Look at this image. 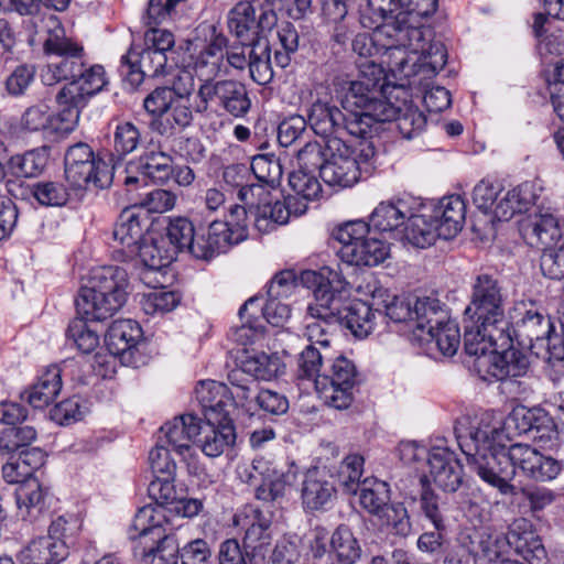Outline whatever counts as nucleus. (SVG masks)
Returning <instances> with one entry per match:
<instances>
[{"label":"nucleus","instance_id":"obj_1","mask_svg":"<svg viewBox=\"0 0 564 564\" xmlns=\"http://www.w3.org/2000/svg\"><path fill=\"white\" fill-rule=\"evenodd\" d=\"M128 274L123 268L106 265L91 270L88 283L80 288L75 301L83 319L73 321L66 332L83 354H90L99 344L96 332L85 321H104L117 313L128 296Z\"/></svg>","mask_w":564,"mask_h":564},{"label":"nucleus","instance_id":"obj_2","mask_svg":"<svg viewBox=\"0 0 564 564\" xmlns=\"http://www.w3.org/2000/svg\"><path fill=\"white\" fill-rule=\"evenodd\" d=\"M167 518L160 508L142 507L135 513L130 527V539L140 540L135 555L143 564H174L178 555L182 564H209L213 551L204 539H195L183 547L178 546L175 534L166 533Z\"/></svg>","mask_w":564,"mask_h":564},{"label":"nucleus","instance_id":"obj_3","mask_svg":"<svg viewBox=\"0 0 564 564\" xmlns=\"http://www.w3.org/2000/svg\"><path fill=\"white\" fill-rule=\"evenodd\" d=\"M507 292L502 281L495 274L480 273L471 284L469 304L465 308L466 324L464 345L466 352L481 350L478 345H486L479 336L505 346L509 343L508 330L511 323L505 311Z\"/></svg>","mask_w":564,"mask_h":564},{"label":"nucleus","instance_id":"obj_4","mask_svg":"<svg viewBox=\"0 0 564 564\" xmlns=\"http://www.w3.org/2000/svg\"><path fill=\"white\" fill-rule=\"evenodd\" d=\"M246 210L234 205L226 221L214 220L198 231L186 217L170 218L165 236L160 238L174 249L175 258L178 252L187 251L196 259L210 260L246 239Z\"/></svg>","mask_w":564,"mask_h":564},{"label":"nucleus","instance_id":"obj_5","mask_svg":"<svg viewBox=\"0 0 564 564\" xmlns=\"http://www.w3.org/2000/svg\"><path fill=\"white\" fill-rule=\"evenodd\" d=\"M360 23L364 28L373 29L372 34L359 33L352 40V50L365 59H372L375 55L383 54L387 56L388 67L392 72H399L404 76L414 74L408 70V59L405 50H412L411 45H417L421 34L415 29H399L391 21L373 25L365 14L360 17Z\"/></svg>","mask_w":564,"mask_h":564},{"label":"nucleus","instance_id":"obj_6","mask_svg":"<svg viewBox=\"0 0 564 564\" xmlns=\"http://www.w3.org/2000/svg\"><path fill=\"white\" fill-rule=\"evenodd\" d=\"M301 281L314 291L315 302L307 307L304 336L310 345H319L327 350L330 345V337L339 328V297L329 293L325 272L304 271Z\"/></svg>","mask_w":564,"mask_h":564},{"label":"nucleus","instance_id":"obj_7","mask_svg":"<svg viewBox=\"0 0 564 564\" xmlns=\"http://www.w3.org/2000/svg\"><path fill=\"white\" fill-rule=\"evenodd\" d=\"M47 36L44 40L43 48L46 55L55 56L41 74L44 85L53 86L59 82H73L80 75L84 67L85 50L83 45L66 36L61 21L55 15L47 19Z\"/></svg>","mask_w":564,"mask_h":564},{"label":"nucleus","instance_id":"obj_8","mask_svg":"<svg viewBox=\"0 0 564 564\" xmlns=\"http://www.w3.org/2000/svg\"><path fill=\"white\" fill-rule=\"evenodd\" d=\"M343 108L356 122L367 126L366 137L372 135L377 123L391 121L398 112L395 106L370 88L362 79L341 80L336 90Z\"/></svg>","mask_w":564,"mask_h":564},{"label":"nucleus","instance_id":"obj_9","mask_svg":"<svg viewBox=\"0 0 564 564\" xmlns=\"http://www.w3.org/2000/svg\"><path fill=\"white\" fill-rule=\"evenodd\" d=\"M509 343L505 346L489 340L488 336H479L486 345H478L481 350L467 352L475 356L474 369L487 382L502 381L507 378L524 377L530 370V360L525 352L513 347L511 328L508 330Z\"/></svg>","mask_w":564,"mask_h":564},{"label":"nucleus","instance_id":"obj_10","mask_svg":"<svg viewBox=\"0 0 564 564\" xmlns=\"http://www.w3.org/2000/svg\"><path fill=\"white\" fill-rule=\"evenodd\" d=\"M64 163L65 178L74 191L105 188L111 183L108 164L85 142L68 147Z\"/></svg>","mask_w":564,"mask_h":564},{"label":"nucleus","instance_id":"obj_11","mask_svg":"<svg viewBox=\"0 0 564 564\" xmlns=\"http://www.w3.org/2000/svg\"><path fill=\"white\" fill-rule=\"evenodd\" d=\"M197 112L210 110L242 118L251 109L247 86L235 79L204 80L197 90Z\"/></svg>","mask_w":564,"mask_h":564},{"label":"nucleus","instance_id":"obj_12","mask_svg":"<svg viewBox=\"0 0 564 564\" xmlns=\"http://www.w3.org/2000/svg\"><path fill=\"white\" fill-rule=\"evenodd\" d=\"M454 433L460 451L467 459L498 449L505 438L501 424L495 421L489 413L474 419H458L454 425Z\"/></svg>","mask_w":564,"mask_h":564},{"label":"nucleus","instance_id":"obj_13","mask_svg":"<svg viewBox=\"0 0 564 564\" xmlns=\"http://www.w3.org/2000/svg\"><path fill=\"white\" fill-rule=\"evenodd\" d=\"M278 23L276 13L268 9L264 1H240L228 13V29L243 46L258 39H267Z\"/></svg>","mask_w":564,"mask_h":564},{"label":"nucleus","instance_id":"obj_14","mask_svg":"<svg viewBox=\"0 0 564 564\" xmlns=\"http://www.w3.org/2000/svg\"><path fill=\"white\" fill-rule=\"evenodd\" d=\"M348 112L344 113L337 106L327 101L316 100L307 111V122L315 134L329 143L333 140L348 141V137L367 139L362 122H356Z\"/></svg>","mask_w":564,"mask_h":564},{"label":"nucleus","instance_id":"obj_15","mask_svg":"<svg viewBox=\"0 0 564 564\" xmlns=\"http://www.w3.org/2000/svg\"><path fill=\"white\" fill-rule=\"evenodd\" d=\"M513 549L529 564H545L547 555L541 538L525 519L514 520L505 534L495 539L492 546L482 549L484 556L490 561L502 556L505 549Z\"/></svg>","mask_w":564,"mask_h":564},{"label":"nucleus","instance_id":"obj_16","mask_svg":"<svg viewBox=\"0 0 564 564\" xmlns=\"http://www.w3.org/2000/svg\"><path fill=\"white\" fill-rule=\"evenodd\" d=\"M470 468L482 481L498 489L502 495H514L516 487L511 484L516 476V460L513 459V444L506 448L490 451L467 459Z\"/></svg>","mask_w":564,"mask_h":564},{"label":"nucleus","instance_id":"obj_17","mask_svg":"<svg viewBox=\"0 0 564 564\" xmlns=\"http://www.w3.org/2000/svg\"><path fill=\"white\" fill-rule=\"evenodd\" d=\"M356 383L357 370L354 362L344 356H338L316 379V390L330 406L343 410L351 404V390Z\"/></svg>","mask_w":564,"mask_h":564},{"label":"nucleus","instance_id":"obj_18","mask_svg":"<svg viewBox=\"0 0 564 564\" xmlns=\"http://www.w3.org/2000/svg\"><path fill=\"white\" fill-rule=\"evenodd\" d=\"M514 313L513 322H510L512 338L531 351L542 347L554 324L546 308L532 301H522L514 306Z\"/></svg>","mask_w":564,"mask_h":564},{"label":"nucleus","instance_id":"obj_19","mask_svg":"<svg viewBox=\"0 0 564 564\" xmlns=\"http://www.w3.org/2000/svg\"><path fill=\"white\" fill-rule=\"evenodd\" d=\"M321 272H325L327 279L326 288L329 290V293L340 300L339 314L337 315L339 317V327H346L358 338L367 337L375 328L376 314L381 315V312L373 311L368 303L362 301H356L346 305V292L335 285V283H340L338 274L327 268L322 269Z\"/></svg>","mask_w":564,"mask_h":564},{"label":"nucleus","instance_id":"obj_20","mask_svg":"<svg viewBox=\"0 0 564 564\" xmlns=\"http://www.w3.org/2000/svg\"><path fill=\"white\" fill-rule=\"evenodd\" d=\"M348 142L333 140L326 143L329 158L322 169L321 178L329 186L350 187L360 178V169Z\"/></svg>","mask_w":564,"mask_h":564},{"label":"nucleus","instance_id":"obj_21","mask_svg":"<svg viewBox=\"0 0 564 564\" xmlns=\"http://www.w3.org/2000/svg\"><path fill=\"white\" fill-rule=\"evenodd\" d=\"M174 172L173 159L163 151L149 150L141 154L135 161L128 163L126 167V186L152 181L164 184L172 177Z\"/></svg>","mask_w":564,"mask_h":564},{"label":"nucleus","instance_id":"obj_22","mask_svg":"<svg viewBox=\"0 0 564 564\" xmlns=\"http://www.w3.org/2000/svg\"><path fill=\"white\" fill-rule=\"evenodd\" d=\"M183 79L187 80V86L185 85L180 89L166 112L161 118H155L151 123L153 130L161 135H174L193 122L194 116L189 102L194 86L193 77L187 73L184 77H178V80Z\"/></svg>","mask_w":564,"mask_h":564},{"label":"nucleus","instance_id":"obj_23","mask_svg":"<svg viewBox=\"0 0 564 564\" xmlns=\"http://www.w3.org/2000/svg\"><path fill=\"white\" fill-rule=\"evenodd\" d=\"M147 229L148 217L137 205L120 213L112 235L127 258H133L138 246L148 238L144 236Z\"/></svg>","mask_w":564,"mask_h":564},{"label":"nucleus","instance_id":"obj_24","mask_svg":"<svg viewBox=\"0 0 564 564\" xmlns=\"http://www.w3.org/2000/svg\"><path fill=\"white\" fill-rule=\"evenodd\" d=\"M121 64L127 68L126 74L130 83L139 85L145 77L153 78L164 73L167 55L132 44L128 53L121 57Z\"/></svg>","mask_w":564,"mask_h":564},{"label":"nucleus","instance_id":"obj_25","mask_svg":"<svg viewBox=\"0 0 564 564\" xmlns=\"http://www.w3.org/2000/svg\"><path fill=\"white\" fill-rule=\"evenodd\" d=\"M430 477L446 492H455L463 484V465L446 447H434L427 458Z\"/></svg>","mask_w":564,"mask_h":564},{"label":"nucleus","instance_id":"obj_26","mask_svg":"<svg viewBox=\"0 0 564 564\" xmlns=\"http://www.w3.org/2000/svg\"><path fill=\"white\" fill-rule=\"evenodd\" d=\"M516 466L525 476L536 481L555 479L562 470V462L544 455L528 444H513Z\"/></svg>","mask_w":564,"mask_h":564},{"label":"nucleus","instance_id":"obj_27","mask_svg":"<svg viewBox=\"0 0 564 564\" xmlns=\"http://www.w3.org/2000/svg\"><path fill=\"white\" fill-rule=\"evenodd\" d=\"M229 387L225 383L207 380L200 381L195 388V398L202 408L205 420L225 422L230 405Z\"/></svg>","mask_w":564,"mask_h":564},{"label":"nucleus","instance_id":"obj_28","mask_svg":"<svg viewBox=\"0 0 564 564\" xmlns=\"http://www.w3.org/2000/svg\"><path fill=\"white\" fill-rule=\"evenodd\" d=\"M336 488L326 471L308 469L302 481L301 498L304 509L317 511L324 509L334 498Z\"/></svg>","mask_w":564,"mask_h":564},{"label":"nucleus","instance_id":"obj_29","mask_svg":"<svg viewBox=\"0 0 564 564\" xmlns=\"http://www.w3.org/2000/svg\"><path fill=\"white\" fill-rule=\"evenodd\" d=\"M53 497L36 480H28L15 492L19 516L23 520L36 522L48 513Z\"/></svg>","mask_w":564,"mask_h":564},{"label":"nucleus","instance_id":"obj_30","mask_svg":"<svg viewBox=\"0 0 564 564\" xmlns=\"http://www.w3.org/2000/svg\"><path fill=\"white\" fill-rule=\"evenodd\" d=\"M196 444L210 458L219 457L226 449L234 446L236 441L235 427L225 422L202 420Z\"/></svg>","mask_w":564,"mask_h":564},{"label":"nucleus","instance_id":"obj_31","mask_svg":"<svg viewBox=\"0 0 564 564\" xmlns=\"http://www.w3.org/2000/svg\"><path fill=\"white\" fill-rule=\"evenodd\" d=\"M434 221L441 231V238H454L462 229L466 218V205L459 195L443 197L432 212Z\"/></svg>","mask_w":564,"mask_h":564},{"label":"nucleus","instance_id":"obj_32","mask_svg":"<svg viewBox=\"0 0 564 564\" xmlns=\"http://www.w3.org/2000/svg\"><path fill=\"white\" fill-rule=\"evenodd\" d=\"M202 419L194 414H184L174 417L161 427L165 442L177 454L182 455L189 449L191 442L196 443L199 435Z\"/></svg>","mask_w":564,"mask_h":564},{"label":"nucleus","instance_id":"obj_33","mask_svg":"<svg viewBox=\"0 0 564 564\" xmlns=\"http://www.w3.org/2000/svg\"><path fill=\"white\" fill-rule=\"evenodd\" d=\"M239 206L241 207V205ZM242 208L247 213L243 221L246 225V237L248 236V221L251 218L254 227L261 234H269L278 226L288 224L290 219V209H288V204L284 200L259 203L249 210L245 206Z\"/></svg>","mask_w":564,"mask_h":564},{"label":"nucleus","instance_id":"obj_34","mask_svg":"<svg viewBox=\"0 0 564 564\" xmlns=\"http://www.w3.org/2000/svg\"><path fill=\"white\" fill-rule=\"evenodd\" d=\"M437 9V0H402V9L391 21L399 29H415L420 32L421 39L417 45H411L412 50L417 51L424 46V29L421 20L432 15Z\"/></svg>","mask_w":564,"mask_h":564},{"label":"nucleus","instance_id":"obj_35","mask_svg":"<svg viewBox=\"0 0 564 564\" xmlns=\"http://www.w3.org/2000/svg\"><path fill=\"white\" fill-rule=\"evenodd\" d=\"M340 259L352 265L375 267L383 262L389 254V247L376 237H368L357 246L340 247Z\"/></svg>","mask_w":564,"mask_h":564},{"label":"nucleus","instance_id":"obj_36","mask_svg":"<svg viewBox=\"0 0 564 564\" xmlns=\"http://www.w3.org/2000/svg\"><path fill=\"white\" fill-rule=\"evenodd\" d=\"M48 161L46 148H37L26 151L23 154L12 155L8 160L7 187L14 184L15 178H31L39 176L45 169Z\"/></svg>","mask_w":564,"mask_h":564},{"label":"nucleus","instance_id":"obj_37","mask_svg":"<svg viewBox=\"0 0 564 564\" xmlns=\"http://www.w3.org/2000/svg\"><path fill=\"white\" fill-rule=\"evenodd\" d=\"M58 112H52L53 133L65 134L72 132L78 124L82 110L87 102L76 97L63 87L55 96Z\"/></svg>","mask_w":564,"mask_h":564},{"label":"nucleus","instance_id":"obj_38","mask_svg":"<svg viewBox=\"0 0 564 564\" xmlns=\"http://www.w3.org/2000/svg\"><path fill=\"white\" fill-rule=\"evenodd\" d=\"M62 389V376L58 366L48 367L30 390L22 394L34 409H43L53 403Z\"/></svg>","mask_w":564,"mask_h":564},{"label":"nucleus","instance_id":"obj_39","mask_svg":"<svg viewBox=\"0 0 564 564\" xmlns=\"http://www.w3.org/2000/svg\"><path fill=\"white\" fill-rule=\"evenodd\" d=\"M535 199L534 185L525 182L508 191L495 205L492 213L498 220L508 221L516 214L527 212Z\"/></svg>","mask_w":564,"mask_h":564},{"label":"nucleus","instance_id":"obj_40","mask_svg":"<svg viewBox=\"0 0 564 564\" xmlns=\"http://www.w3.org/2000/svg\"><path fill=\"white\" fill-rule=\"evenodd\" d=\"M362 554L358 539L347 524H339L329 538L332 564H356Z\"/></svg>","mask_w":564,"mask_h":564},{"label":"nucleus","instance_id":"obj_41","mask_svg":"<svg viewBox=\"0 0 564 564\" xmlns=\"http://www.w3.org/2000/svg\"><path fill=\"white\" fill-rule=\"evenodd\" d=\"M142 335V329L135 321L119 319L109 326L106 343L112 354L124 357L126 354H132Z\"/></svg>","mask_w":564,"mask_h":564},{"label":"nucleus","instance_id":"obj_42","mask_svg":"<svg viewBox=\"0 0 564 564\" xmlns=\"http://www.w3.org/2000/svg\"><path fill=\"white\" fill-rule=\"evenodd\" d=\"M80 73L73 82L65 84L63 88L88 104L91 97L107 86L108 79L104 66L99 64L89 65L85 63Z\"/></svg>","mask_w":564,"mask_h":564},{"label":"nucleus","instance_id":"obj_43","mask_svg":"<svg viewBox=\"0 0 564 564\" xmlns=\"http://www.w3.org/2000/svg\"><path fill=\"white\" fill-rule=\"evenodd\" d=\"M410 212L411 208L404 199L381 202L371 213L370 224L372 229L380 232L395 231L404 225Z\"/></svg>","mask_w":564,"mask_h":564},{"label":"nucleus","instance_id":"obj_44","mask_svg":"<svg viewBox=\"0 0 564 564\" xmlns=\"http://www.w3.org/2000/svg\"><path fill=\"white\" fill-rule=\"evenodd\" d=\"M413 322L416 323L415 335H425L430 327H436L449 318L445 305L435 297H417L413 304Z\"/></svg>","mask_w":564,"mask_h":564},{"label":"nucleus","instance_id":"obj_45","mask_svg":"<svg viewBox=\"0 0 564 564\" xmlns=\"http://www.w3.org/2000/svg\"><path fill=\"white\" fill-rule=\"evenodd\" d=\"M228 381L230 403L234 402L237 406L253 413L257 410L258 394L261 390L258 382L246 376L243 371L236 369L228 373Z\"/></svg>","mask_w":564,"mask_h":564},{"label":"nucleus","instance_id":"obj_46","mask_svg":"<svg viewBox=\"0 0 564 564\" xmlns=\"http://www.w3.org/2000/svg\"><path fill=\"white\" fill-rule=\"evenodd\" d=\"M426 35H431V31L424 30V46L421 50L414 51L406 48L405 57L410 61L409 54H420L414 66L417 64V72H421L425 77L435 76L444 68L447 63V50L440 41H432L427 45Z\"/></svg>","mask_w":564,"mask_h":564},{"label":"nucleus","instance_id":"obj_47","mask_svg":"<svg viewBox=\"0 0 564 564\" xmlns=\"http://www.w3.org/2000/svg\"><path fill=\"white\" fill-rule=\"evenodd\" d=\"M523 235L532 246L552 247L561 238L557 219L551 214L535 215L523 227Z\"/></svg>","mask_w":564,"mask_h":564},{"label":"nucleus","instance_id":"obj_48","mask_svg":"<svg viewBox=\"0 0 564 564\" xmlns=\"http://www.w3.org/2000/svg\"><path fill=\"white\" fill-rule=\"evenodd\" d=\"M247 46L250 47L248 67L251 79L261 86L270 84L274 73L271 65V48L268 39H258Z\"/></svg>","mask_w":564,"mask_h":564},{"label":"nucleus","instance_id":"obj_49","mask_svg":"<svg viewBox=\"0 0 564 564\" xmlns=\"http://www.w3.org/2000/svg\"><path fill=\"white\" fill-rule=\"evenodd\" d=\"M404 238L417 248H426L441 238V231L432 214L416 215L410 212L404 228Z\"/></svg>","mask_w":564,"mask_h":564},{"label":"nucleus","instance_id":"obj_50","mask_svg":"<svg viewBox=\"0 0 564 564\" xmlns=\"http://www.w3.org/2000/svg\"><path fill=\"white\" fill-rule=\"evenodd\" d=\"M139 257L144 268L159 271L170 265L176 258L174 249L164 239L148 237L138 246L134 257Z\"/></svg>","mask_w":564,"mask_h":564},{"label":"nucleus","instance_id":"obj_51","mask_svg":"<svg viewBox=\"0 0 564 564\" xmlns=\"http://www.w3.org/2000/svg\"><path fill=\"white\" fill-rule=\"evenodd\" d=\"M419 339L434 344L444 356H453L459 346L460 333L457 323L448 318L440 326L430 327L425 335H419Z\"/></svg>","mask_w":564,"mask_h":564},{"label":"nucleus","instance_id":"obj_52","mask_svg":"<svg viewBox=\"0 0 564 564\" xmlns=\"http://www.w3.org/2000/svg\"><path fill=\"white\" fill-rule=\"evenodd\" d=\"M26 552L28 557L35 564H57L69 554L65 542L53 540L47 535L31 541Z\"/></svg>","mask_w":564,"mask_h":564},{"label":"nucleus","instance_id":"obj_53","mask_svg":"<svg viewBox=\"0 0 564 564\" xmlns=\"http://www.w3.org/2000/svg\"><path fill=\"white\" fill-rule=\"evenodd\" d=\"M422 490L420 494L421 513L433 524L436 530H446V506L431 489L426 476L421 478Z\"/></svg>","mask_w":564,"mask_h":564},{"label":"nucleus","instance_id":"obj_54","mask_svg":"<svg viewBox=\"0 0 564 564\" xmlns=\"http://www.w3.org/2000/svg\"><path fill=\"white\" fill-rule=\"evenodd\" d=\"M359 490L362 508L371 514L381 516V511L390 501L388 484L378 479H365Z\"/></svg>","mask_w":564,"mask_h":564},{"label":"nucleus","instance_id":"obj_55","mask_svg":"<svg viewBox=\"0 0 564 564\" xmlns=\"http://www.w3.org/2000/svg\"><path fill=\"white\" fill-rule=\"evenodd\" d=\"M250 173L254 177L270 187H275L280 184L283 169L280 159L274 154H258L252 158L250 163Z\"/></svg>","mask_w":564,"mask_h":564},{"label":"nucleus","instance_id":"obj_56","mask_svg":"<svg viewBox=\"0 0 564 564\" xmlns=\"http://www.w3.org/2000/svg\"><path fill=\"white\" fill-rule=\"evenodd\" d=\"M243 512L246 518L251 517V522L245 533L243 546H250L256 543H271V519L253 507H246Z\"/></svg>","mask_w":564,"mask_h":564},{"label":"nucleus","instance_id":"obj_57","mask_svg":"<svg viewBox=\"0 0 564 564\" xmlns=\"http://www.w3.org/2000/svg\"><path fill=\"white\" fill-rule=\"evenodd\" d=\"M364 457L358 454L348 455L340 463L337 479L344 492L355 495L361 488L360 478L364 471Z\"/></svg>","mask_w":564,"mask_h":564},{"label":"nucleus","instance_id":"obj_58","mask_svg":"<svg viewBox=\"0 0 564 564\" xmlns=\"http://www.w3.org/2000/svg\"><path fill=\"white\" fill-rule=\"evenodd\" d=\"M31 193L42 206L61 207L69 199L68 189L59 182L43 181L32 185Z\"/></svg>","mask_w":564,"mask_h":564},{"label":"nucleus","instance_id":"obj_59","mask_svg":"<svg viewBox=\"0 0 564 564\" xmlns=\"http://www.w3.org/2000/svg\"><path fill=\"white\" fill-rule=\"evenodd\" d=\"M279 368L280 361L278 357L262 352L245 360L239 370L243 371L246 376H249L257 381L271 380L276 377Z\"/></svg>","mask_w":564,"mask_h":564},{"label":"nucleus","instance_id":"obj_60","mask_svg":"<svg viewBox=\"0 0 564 564\" xmlns=\"http://www.w3.org/2000/svg\"><path fill=\"white\" fill-rule=\"evenodd\" d=\"M141 132L130 121L118 122L112 133V149L118 156H124L139 147Z\"/></svg>","mask_w":564,"mask_h":564},{"label":"nucleus","instance_id":"obj_61","mask_svg":"<svg viewBox=\"0 0 564 564\" xmlns=\"http://www.w3.org/2000/svg\"><path fill=\"white\" fill-rule=\"evenodd\" d=\"M327 356L314 345H307L297 358V377L300 379L313 380L316 384L323 373V362Z\"/></svg>","mask_w":564,"mask_h":564},{"label":"nucleus","instance_id":"obj_62","mask_svg":"<svg viewBox=\"0 0 564 564\" xmlns=\"http://www.w3.org/2000/svg\"><path fill=\"white\" fill-rule=\"evenodd\" d=\"M398 112L391 120L397 121L400 133L405 139L419 135L425 128L426 118L417 108L405 105L404 108L395 107Z\"/></svg>","mask_w":564,"mask_h":564},{"label":"nucleus","instance_id":"obj_63","mask_svg":"<svg viewBox=\"0 0 564 564\" xmlns=\"http://www.w3.org/2000/svg\"><path fill=\"white\" fill-rule=\"evenodd\" d=\"M329 158V151L324 143L319 141H310L297 151V160L300 169L311 172L318 171L322 174V169L326 165Z\"/></svg>","mask_w":564,"mask_h":564},{"label":"nucleus","instance_id":"obj_64","mask_svg":"<svg viewBox=\"0 0 564 564\" xmlns=\"http://www.w3.org/2000/svg\"><path fill=\"white\" fill-rule=\"evenodd\" d=\"M289 185L296 196L304 200H314L322 193V185L314 172L299 169L289 176Z\"/></svg>","mask_w":564,"mask_h":564}]
</instances>
